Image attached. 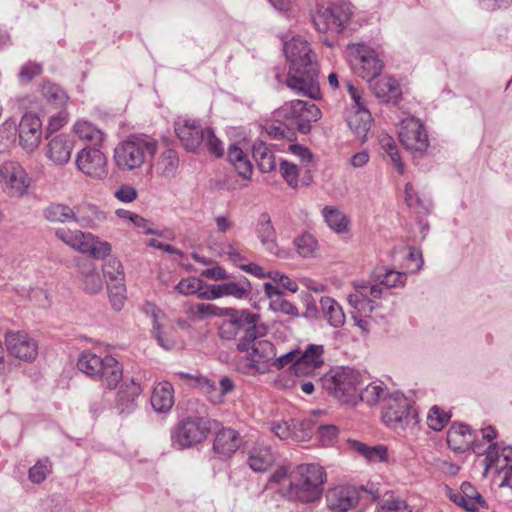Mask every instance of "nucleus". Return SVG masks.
<instances>
[{
    "label": "nucleus",
    "instance_id": "nucleus-1",
    "mask_svg": "<svg viewBox=\"0 0 512 512\" xmlns=\"http://www.w3.org/2000/svg\"><path fill=\"white\" fill-rule=\"evenodd\" d=\"M283 50L288 62V73L286 77L277 73L278 82L285 83L297 95L319 100L322 96L319 69L309 43L300 36L293 37L284 43Z\"/></svg>",
    "mask_w": 512,
    "mask_h": 512
},
{
    "label": "nucleus",
    "instance_id": "nucleus-2",
    "mask_svg": "<svg viewBox=\"0 0 512 512\" xmlns=\"http://www.w3.org/2000/svg\"><path fill=\"white\" fill-rule=\"evenodd\" d=\"M266 333L267 327L260 322V316L255 313H250V317L239 326L241 336L236 348L239 352L246 353L236 362L239 372L248 375L263 374L269 365H272L276 348L272 342L263 339Z\"/></svg>",
    "mask_w": 512,
    "mask_h": 512
},
{
    "label": "nucleus",
    "instance_id": "nucleus-3",
    "mask_svg": "<svg viewBox=\"0 0 512 512\" xmlns=\"http://www.w3.org/2000/svg\"><path fill=\"white\" fill-rule=\"evenodd\" d=\"M326 472L318 464H300L288 476L287 484H282L280 494L292 502L309 504L318 501L324 491Z\"/></svg>",
    "mask_w": 512,
    "mask_h": 512
},
{
    "label": "nucleus",
    "instance_id": "nucleus-4",
    "mask_svg": "<svg viewBox=\"0 0 512 512\" xmlns=\"http://www.w3.org/2000/svg\"><path fill=\"white\" fill-rule=\"evenodd\" d=\"M157 149L156 139L145 134H134L116 145L113 159L119 170L133 171L151 160Z\"/></svg>",
    "mask_w": 512,
    "mask_h": 512
},
{
    "label": "nucleus",
    "instance_id": "nucleus-5",
    "mask_svg": "<svg viewBox=\"0 0 512 512\" xmlns=\"http://www.w3.org/2000/svg\"><path fill=\"white\" fill-rule=\"evenodd\" d=\"M175 133L187 151L195 152L206 148L217 158L224 153L222 142L210 128H203L197 121L180 119L175 122Z\"/></svg>",
    "mask_w": 512,
    "mask_h": 512
},
{
    "label": "nucleus",
    "instance_id": "nucleus-6",
    "mask_svg": "<svg viewBox=\"0 0 512 512\" xmlns=\"http://www.w3.org/2000/svg\"><path fill=\"white\" fill-rule=\"evenodd\" d=\"M323 389L344 404L358 403V390L362 382L359 371L351 367H337L320 379Z\"/></svg>",
    "mask_w": 512,
    "mask_h": 512
},
{
    "label": "nucleus",
    "instance_id": "nucleus-7",
    "mask_svg": "<svg viewBox=\"0 0 512 512\" xmlns=\"http://www.w3.org/2000/svg\"><path fill=\"white\" fill-rule=\"evenodd\" d=\"M382 420L385 425L396 431L413 432L418 423V414L412 402L401 392L395 391L384 398Z\"/></svg>",
    "mask_w": 512,
    "mask_h": 512
},
{
    "label": "nucleus",
    "instance_id": "nucleus-8",
    "mask_svg": "<svg viewBox=\"0 0 512 512\" xmlns=\"http://www.w3.org/2000/svg\"><path fill=\"white\" fill-rule=\"evenodd\" d=\"M78 369L89 377L101 381L108 389H114L123 376L120 363L112 356L104 358L84 351L80 354L77 361Z\"/></svg>",
    "mask_w": 512,
    "mask_h": 512
},
{
    "label": "nucleus",
    "instance_id": "nucleus-9",
    "mask_svg": "<svg viewBox=\"0 0 512 512\" xmlns=\"http://www.w3.org/2000/svg\"><path fill=\"white\" fill-rule=\"evenodd\" d=\"M273 115L276 121L284 123L293 134L295 131L308 133L311 123L321 118V111L314 103L297 99L286 102Z\"/></svg>",
    "mask_w": 512,
    "mask_h": 512
},
{
    "label": "nucleus",
    "instance_id": "nucleus-10",
    "mask_svg": "<svg viewBox=\"0 0 512 512\" xmlns=\"http://www.w3.org/2000/svg\"><path fill=\"white\" fill-rule=\"evenodd\" d=\"M378 498L377 491L364 486L339 485L326 494L327 507L331 512H348L358 504L367 505Z\"/></svg>",
    "mask_w": 512,
    "mask_h": 512
},
{
    "label": "nucleus",
    "instance_id": "nucleus-11",
    "mask_svg": "<svg viewBox=\"0 0 512 512\" xmlns=\"http://www.w3.org/2000/svg\"><path fill=\"white\" fill-rule=\"evenodd\" d=\"M347 55L353 71L366 81H372L380 76L384 67L377 52L363 43L350 44Z\"/></svg>",
    "mask_w": 512,
    "mask_h": 512
},
{
    "label": "nucleus",
    "instance_id": "nucleus-12",
    "mask_svg": "<svg viewBox=\"0 0 512 512\" xmlns=\"http://www.w3.org/2000/svg\"><path fill=\"white\" fill-rule=\"evenodd\" d=\"M197 312L205 316L227 317L219 326V336L226 341L235 340L239 336V326L250 317L247 310L221 308L210 303L198 304Z\"/></svg>",
    "mask_w": 512,
    "mask_h": 512
},
{
    "label": "nucleus",
    "instance_id": "nucleus-13",
    "mask_svg": "<svg viewBox=\"0 0 512 512\" xmlns=\"http://www.w3.org/2000/svg\"><path fill=\"white\" fill-rule=\"evenodd\" d=\"M211 430V421L203 417H190L181 421L171 432L173 447L189 448L202 442Z\"/></svg>",
    "mask_w": 512,
    "mask_h": 512
},
{
    "label": "nucleus",
    "instance_id": "nucleus-14",
    "mask_svg": "<svg viewBox=\"0 0 512 512\" xmlns=\"http://www.w3.org/2000/svg\"><path fill=\"white\" fill-rule=\"evenodd\" d=\"M352 14V5L349 2L340 1L332 4L325 11L317 13L313 22L319 32L340 33Z\"/></svg>",
    "mask_w": 512,
    "mask_h": 512
},
{
    "label": "nucleus",
    "instance_id": "nucleus-15",
    "mask_svg": "<svg viewBox=\"0 0 512 512\" xmlns=\"http://www.w3.org/2000/svg\"><path fill=\"white\" fill-rule=\"evenodd\" d=\"M398 136L402 145L413 154L422 155L429 147L427 131L415 117H406L401 121Z\"/></svg>",
    "mask_w": 512,
    "mask_h": 512
},
{
    "label": "nucleus",
    "instance_id": "nucleus-16",
    "mask_svg": "<svg viewBox=\"0 0 512 512\" xmlns=\"http://www.w3.org/2000/svg\"><path fill=\"white\" fill-rule=\"evenodd\" d=\"M30 178L25 169L17 162L6 161L0 164V186L12 197H22L27 193Z\"/></svg>",
    "mask_w": 512,
    "mask_h": 512
},
{
    "label": "nucleus",
    "instance_id": "nucleus-17",
    "mask_svg": "<svg viewBox=\"0 0 512 512\" xmlns=\"http://www.w3.org/2000/svg\"><path fill=\"white\" fill-rule=\"evenodd\" d=\"M388 293V290L378 282L371 285L357 283L355 293L349 295L348 302L360 313L372 312L377 307L375 300Z\"/></svg>",
    "mask_w": 512,
    "mask_h": 512
},
{
    "label": "nucleus",
    "instance_id": "nucleus-18",
    "mask_svg": "<svg viewBox=\"0 0 512 512\" xmlns=\"http://www.w3.org/2000/svg\"><path fill=\"white\" fill-rule=\"evenodd\" d=\"M76 165L84 174L95 179L108 175L107 158L99 147H85L77 153Z\"/></svg>",
    "mask_w": 512,
    "mask_h": 512
},
{
    "label": "nucleus",
    "instance_id": "nucleus-19",
    "mask_svg": "<svg viewBox=\"0 0 512 512\" xmlns=\"http://www.w3.org/2000/svg\"><path fill=\"white\" fill-rule=\"evenodd\" d=\"M5 343L10 355L19 360L32 362L38 355V343L24 331L7 332Z\"/></svg>",
    "mask_w": 512,
    "mask_h": 512
},
{
    "label": "nucleus",
    "instance_id": "nucleus-20",
    "mask_svg": "<svg viewBox=\"0 0 512 512\" xmlns=\"http://www.w3.org/2000/svg\"><path fill=\"white\" fill-rule=\"evenodd\" d=\"M42 121L33 113H26L19 123L20 145L26 152H33L40 144Z\"/></svg>",
    "mask_w": 512,
    "mask_h": 512
},
{
    "label": "nucleus",
    "instance_id": "nucleus-21",
    "mask_svg": "<svg viewBox=\"0 0 512 512\" xmlns=\"http://www.w3.org/2000/svg\"><path fill=\"white\" fill-rule=\"evenodd\" d=\"M256 235L266 252L285 258L286 252L278 245L276 230L267 212L261 213L257 220Z\"/></svg>",
    "mask_w": 512,
    "mask_h": 512
},
{
    "label": "nucleus",
    "instance_id": "nucleus-22",
    "mask_svg": "<svg viewBox=\"0 0 512 512\" xmlns=\"http://www.w3.org/2000/svg\"><path fill=\"white\" fill-rule=\"evenodd\" d=\"M449 499L469 512H479V508L488 509V504L481 494L469 482H463L459 491L447 490Z\"/></svg>",
    "mask_w": 512,
    "mask_h": 512
},
{
    "label": "nucleus",
    "instance_id": "nucleus-23",
    "mask_svg": "<svg viewBox=\"0 0 512 512\" xmlns=\"http://www.w3.org/2000/svg\"><path fill=\"white\" fill-rule=\"evenodd\" d=\"M323 352V346L316 344H309L303 352L299 351L298 361L295 363V375L298 377L313 375L324 363Z\"/></svg>",
    "mask_w": 512,
    "mask_h": 512
},
{
    "label": "nucleus",
    "instance_id": "nucleus-24",
    "mask_svg": "<svg viewBox=\"0 0 512 512\" xmlns=\"http://www.w3.org/2000/svg\"><path fill=\"white\" fill-rule=\"evenodd\" d=\"M48 139L47 144V157L56 165H65L71 158L73 150V140L65 134H58L55 136L46 135Z\"/></svg>",
    "mask_w": 512,
    "mask_h": 512
},
{
    "label": "nucleus",
    "instance_id": "nucleus-25",
    "mask_svg": "<svg viewBox=\"0 0 512 512\" xmlns=\"http://www.w3.org/2000/svg\"><path fill=\"white\" fill-rule=\"evenodd\" d=\"M179 164L177 151L168 148L162 151L153 163H150L148 173L155 171L159 177L171 180L176 177Z\"/></svg>",
    "mask_w": 512,
    "mask_h": 512
},
{
    "label": "nucleus",
    "instance_id": "nucleus-26",
    "mask_svg": "<svg viewBox=\"0 0 512 512\" xmlns=\"http://www.w3.org/2000/svg\"><path fill=\"white\" fill-rule=\"evenodd\" d=\"M239 433L232 428H222L215 436L213 450L222 459L230 458L241 446Z\"/></svg>",
    "mask_w": 512,
    "mask_h": 512
},
{
    "label": "nucleus",
    "instance_id": "nucleus-27",
    "mask_svg": "<svg viewBox=\"0 0 512 512\" xmlns=\"http://www.w3.org/2000/svg\"><path fill=\"white\" fill-rule=\"evenodd\" d=\"M73 222L81 227L96 229L106 221V214L90 203H81L73 207Z\"/></svg>",
    "mask_w": 512,
    "mask_h": 512
},
{
    "label": "nucleus",
    "instance_id": "nucleus-28",
    "mask_svg": "<svg viewBox=\"0 0 512 512\" xmlns=\"http://www.w3.org/2000/svg\"><path fill=\"white\" fill-rule=\"evenodd\" d=\"M373 94L385 103H396L402 95L399 83L393 77L384 75L369 81Z\"/></svg>",
    "mask_w": 512,
    "mask_h": 512
},
{
    "label": "nucleus",
    "instance_id": "nucleus-29",
    "mask_svg": "<svg viewBox=\"0 0 512 512\" xmlns=\"http://www.w3.org/2000/svg\"><path fill=\"white\" fill-rule=\"evenodd\" d=\"M142 392L139 383L132 379L124 383L118 392L116 408L120 414H130L137 407V399Z\"/></svg>",
    "mask_w": 512,
    "mask_h": 512
},
{
    "label": "nucleus",
    "instance_id": "nucleus-30",
    "mask_svg": "<svg viewBox=\"0 0 512 512\" xmlns=\"http://www.w3.org/2000/svg\"><path fill=\"white\" fill-rule=\"evenodd\" d=\"M372 121L373 119L369 110H348L347 112V125L361 141L367 139Z\"/></svg>",
    "mask_w": 512,
    "mask_h": 512
},
{
    "label": "nucleus",
    "instance_id": "nucleus-31",
    "mask_svg": "<svg viewBox=\"0 0 512 512\" xmlns=\"http://www.w3.org/2000/svg\"><path fill=\"white\" fill-rule=\"evenodd\" d=\"M144 311L150 315L152 319V334L156 338L158 344L166 350L173 347V340L168 337L162 330V321L165 318L163 311L153 303H147Z\"/></svg>",
    "mask_w": 512,
    "mask_h": 512
},
{
    "label": "nucleus",
    "instance_id": "nucleus-32",
    "mask_svg": "<svg viewBox=\"0 0 512 512\" xmlns=\"http://www.w3.org/2000/svg\"><path fill=\"white\" fill-rule=\"evenodd\" d=\"M374 282L382 284L387 290L394 287H404L407 281L406 272L378 266L373 271Z\"/></svg>",
    "mask_w": 512,
    "mask_h": 512
},
{
    "label": "nucleus",
    "instance_id": "nucleus-33",
    "mask_svg": "<svg viewBox=\"0 0 512 512\" xmlns=\"http://www.w3.org/2000/svg\"><path fill=\"white\" fill-rule=\"evenodd\" d=\"M274 461L275 455L267 445L258 444L249 452L248 464L256 472L266 471Z\"/></svg>",
    "mask_w": 512,
    "mask_h": 512
},
{
    "label": "nucleus",
    "instance_id": "nucleus-34",
    "mask_svg": "<svg viewBox=\"0 0 512 512\" xmlns=\"http://www.w3.org/2000/svg\"><path fill=\"white\" fill-rule=\"evenodd\" d=\"M174 404L173 387L169 382L159 383L151 395V405L158 413L169 411Z\"/></svg>",
    "mask_w": 512,
    "mask_h": 512
},
{
    "label": "nucleus",
    "instance_id": "nucleus-35",
    "mask_svg": "<svg viewBox=\"0 0 512 512\" xmlns=\"http://www.w3.org/2000/svg\"><path fill=\"white\" fill-rule=\"evenodd\" d=\"M252 154L262 173H269L276 168L275 156L264 141L257 140L254 142Z\"/></svg>",
    "mask_w": 512,
    "mask_h": 512
},
{
    "label": "nucleus",
    "instance_id": "nucleus-36",
    "mask_svg": "<svg viewBox=\"0 0 512 512\" xmlns=\"http://www.w3.org/2000/svg\"><path fill=\"white\" fill-rule=\"evenodd\" d=\"M73 130L79 139L87 142L92 147H100L104 140V133L89 121H77Z\"/></svg>",
    "mask_w": 512,
    "mask_h": 512
},
{
    "label": "nucleus",
    "instance_id": "nucleus-37",
    "mask_svg": "<svg viewBox=\"0 0 512 512\" xmlns=\"http://www.w3.org/2000/svg\"><path fill=\"white\" fill-rule=\"evenodd\" d=\"M55 234L58 239L73 249L81 253L87 252V244L88 240L91 239V233H84L79 230L71 231L61 228L57 229Z\"/></svg>",
    "mask_w": 512,
    "mask_h": 512
},
{
    "label": "nucleus",
    "instance_id": "nucleus-38",
    "mask_svg": "<svg viewBox=\"0 0 512 512\" xmlns=\"http://www.w3.org/2000/svg\"><path fill=\"white\" fill-rule=\"evenodd\" d=\"M405 201L408 207L418 214H427L432 209L430 198L418 193L411 183L405 186Z\"/></svg>",
    "mask_w": 512,
    "mask_h": 512
},
{
    "label": "nucleus",
    "instance_id": "nucleus-39",
    "mask_svg": "<svg viewBox=\"0 0 512 512\" xmlns=\"http://www.w3.org/2000/svg\"><path fill=\"white\" fill-rule=\"evenodd\" d=\"M320 305L324 317L335 328L342 327L345 323V314L342 307L330 297H321Z\"/></svg>",
    "mask_w": 512,
    "mask_h": 512
},
{
    "label": "nucleus",
    "instance_id": "nucleus-40",
    "mask_svg": "<svg viewBox=\"0 0 512 512\" xmlns=\"http://www.w3.org/2000/svg\"><path fill=\"white\" fill-rule=\"evenodd\" d=\"M227 157L231 165H233V167L242 178H251L252 164L247 155L238 146H230L228 149Z\"/></svg>",
    "mask_w": 512,
    "mask_h": 512
},
{
    "label": "nucleus",
    "instance_id": "nucleus-41",
    "mask_svg": "<svg viewBox=\"0 0 512 512\" xmlns=\"http://www.w3.org/2000/svg\"><path fill=\"white\" fill-rule=\"evenodd\" d=\"M322 214L327 225L337 233L347 231L349 221L345 214L332 206H325Z\"/></svg>",
    "mask_w": 512,
    "mask_h": 512
},
{
    "label": "nucleus",
    "instance_id": "nucleus-42",
    "mask_svg": "<svg viewBox=\"0 0 512 512\" xmlns=\"http://www.w3.org/2000/svg\"><path fill=\"white\" fill-rule=\"evenodd\" d=\"M222 297L233 296L237 299H244L252 291L251 283L246 277H241L235 282H225L220 284Z\"/></svg>",
    "mask_w": 512,
    "mask_h": 512
},
{
    "label": "nucleus",
    "instance_id": "nucleus-43",
    "mask_svg": "<svg viewBox=\"0 0 512 512\" xmlns=\"http://www.w3.org/2000/svg\"><path fill=\"white\" fill-rule=\"evenodd\" d=\"M376 512H412V509L400 496L386 493L379 502Z\"/></svg>",
    "mask_w": 512,
    "mask_h": 512
},
{
    "label": "nucleus",
    "instance_id": "nucleus-44",
    "mask_svg": "<svg viewBox=\"0 0 512 512\" xmlns=\"http://www.w3.org/2000/svg\"><path fill=\"white\" fill-rule=\"evenodd\" d=\"M73 215V208L60 203H53L44 210V216L50 222H73Z\"/></svg>",
    "mask_w": 512,
    "mask_h": 512
},
{
    "label": "nucleus",
    "instance_id": "nucleus-45",
    "mask_svg": "<svg viewBox=\"0 0 512 512\" xmlns=\"http://www.w3.org/2000/svg\"><path fill=\"white\" fill-rule=\"evenodd\" d=\"M41 93L47 102L57 108L65 106L69 99L66 92L60 86L51 82H46L42 85Z\"/></svg>",
    "mask_w": 512,
    "mask_h": 512
},
{
    "label": "nucleus",
    "instance_id": "nucleus-46",
    "mask_svg": "<svg viewBox=\"0 0 512 512\" xmlns=\"http://www.w3.org/2000/svg\"><path fill=\"white\" fill-rule=\"evenodd\" d=\"M386 387L382 382H373L367 385L364 389L358 390V400L367 403L368 405H375L381 399L385 398Z\"/></svg>",
    "mask_w": 512,
    "mask_h": 512
},
{
    "label": "nucleus",
    "instance_id": "nucleus-47",
    "mask_svg": "<svg viewBox=\"0 0 512 512\" xmlns=\"http://www.w3.org/2000/svg\"><path fill=\"white\" fill-rule=\"evenodd\" d=\"M355 450L368 461L383 462L387 458V448L384 445L368 446L361 442L354 443Z\"/></svg>",
    "mask_w": 512,
    "mask_h": 512
},
{
    "label": "nucleus",
    "instance_id": "nucleus-48",
    "mask_svg": "<svg viewBox=\"0 0 512 512\" xmlns=\"http://www.w3.org/2000/svg\"><path fill=\"white\" fill-rule=\"evenodd\" d=\"M203 388H205L206 391L210 394L220 390L219 395H216V396L211 395L210 396V399L213 403H219L222 401V398L225 394H227L233 390L234 383L229 377L224 376L221 378V380L219 382V388H218L215 382L205 379L203 382Z\"/></svg>",
    "mask_w": 512,
    "mask_h": 512
},
{
    "label": "nucleus",
    "instance_id": "nucleus-49",
    "mask_svg": "<svg viewBox=\"0 0 512 512\" xmlns=\"http://www.w3.org/2000/svg\"><path fill=\"white\" fill-rule=\"evenodd\" d=\"M297 253L304 258L313 257L316 253L318 242L310 233H303L294 239Z\"/></svg>",
    "mask_w": 512,
    "mask_h": 512
},
{
    "label": "nucleus",
    "instance_id": "nucleus-50",
    "mask_svg": "<svg viewBox=\"0 0 512 512\" xmlns=\"http://www.w3.org/2000/svg\"><path fill=\"white\" fill-rule=\"evenodd\" d=\"M109 299L112 307L116 311H120L125 303L126 288L123 280L114 281L113 284L108 285Z\"/></svg>",
    "mask_w": 512,
    "mask_h": 512
},
{
    "label": "nucleus",
    "instance_id": "nucleus-51",
    "mask_svg": "<svg viewBox=\"0 0 512 512\" xmlns=\"http://www.w3.org/2000/svg\"><path fill=\"white\" fill-rule=\"evenodd\" d=\"M82 288L89 294H96L103 288V281L100 274L94 269L83 272Z\"/></svg>",
    "mask_w": 512,
    "mask_h": 512
},
{
    "label": "nucleus",
    "instance_id": "nucleus-52",
    "mask_svg": "<svg viewBox=\"0 0 512 512\" xmlns=\"http://www.w3.org/2000/svg\"><path fill=\"white\" fill-rule=\"evenodd\" d=\"M52 472V466L48 459L38 460L28 471V478L32 483L40 484Z\"/></svg>",
    "mask_w": 512,
    "mask_h": 512
},
{
    "label": "nucleus",
    "instance_id": "nucleus-53",
    "mask_svg": "<svg viewBox=\"0 0 512 512\" xmlns=\"http://www.w3.org/2000/svg\"><path fill=\"white\" fill-rule=\"evenodd\" d=\"M272 432L280 439L291 438L295 441H305V436L300 432H293L292 420L273 423L271 426Z\"/></svg>",
    "mask_w": 512,
    "mask_h": 512
},
{
    "label": "nucleus",
    "instance_id": "nucleus-54",
    "mask_svg": "<svg viewBox=\"0 0 512 512\" xmlns=\"http://www.w3.org/2000/svg\"><path fill=\"white\" fill-rule=\"evenodd\" d=\"M424 264L422 253L419 249L411 247L403 262V272L415 274L419 272Z\"/></svg>",
    "mask_w": 512,
    "mask_h": 512
},
{
    "label": "nucleus",
    "instance_id": "nucleus-55",
    "mask_svg": "<svg viewBox=\"0 0 512 512\" xmlns=\"http://www.w3.org/2000/svg\"><path fill=\"white\" fill-rule=\"evenodd\" d=\"M450 420V415L438 406H433L427 415V424L434 431H440Z\"/></svg>",
    "mask_w": 512,
    "mask_h": 512
},
{
    "label": "nucleus",
    "instance_id": "nucleus-56",
    "mask_svg": "<svg viewBox=\"0 0 512 512\" xmlns=\"http://www.w3.org/2000/svg\"><path fill=\"white\" fill-rule=\"evenodd\" d=\"M111 252V245L106 241H100L98 238L91 234V239L88 240L87 252L94 258L101 259L108 256Z\"/></svg>",
    "mask_w": 512,
    "mask_h": 512
},
{
    "label": "nucleus",
    "instance_id": "nucleus-57",
    "mask_svg": "<svg viewBox=\"0 0 512 512\" xmlns=\"http://www.w3.org/2000/svg\"><path fill=\"white\" fill-rule=\"evenodd\" d=\"M458 435L468 439V441H474L475 439V435L470 426L461 423H454L447 432V441L457 443L456 439L458 438Z\"/></svg>",
    "mask_w": 512,
    "mask_h": 512
},
{
    "label": "nucleus",
    "instance_id": "nucleus-58",
    "mask_svg": "<svg viewBox=\"0 0 512 512\" xmlns=\"http://www.w3.org/2000/svg\"><path fill=\"white\" fill-rule=\"evenodd\" d=\"M279 169L281 176L285 179L288 185L291 187H296L299 177L297 166L289 161L281 160Z\"/></svg>",
    "mask_w": 512,
    "mask_h": 512
},
{
    "label": "nucleus",
    "instance_id": "nucleus-59",
    "mask_svg": "<svg viewBox=\"0 0 512 512\" xmlns=\"http://www.w3.org/2000/svg\"><path fill=\"white\" fill-rule=\"evenodd\" d=\"M203 288V281L197 278H186L179 281L175 289L183 295L197 294Z\"/></svg>",
    "mask_w": 512,
    "mask_h": 512
},
{
    "label": "nucleus",
    "instance_id": "nucleus-60",
    "mask_svg": "<svg viewBox=\"0 0 512 512\" xmlns=\"http://www.w3.org/2000/svg\"><path fill=\"white\" fill-rule=\"evenodd\" d=\"M299 350H291L273 359L272 366L277 369L289 367L295 374V363L298 361Z\"/></svg>",
    "mask_w": 512,
    "mask_h": 512
},
{
    "label": "nucleus",
    "instance_id": "nucleus-61",
    "mask_svg": "<svg viewBox=\"0 0 512 512\" xmlns=\"http://www.w3.org/2000/svg\"><path fill=\"white\" fill-rule=\"evenodd\" d=\"M265 130L267 134L275 139L280 138H291L294 136L293 132L290 131L289 128H286L284 123L276 121L275 117L273 116V120L271 123H267L265 126Z\"/></svg>",
    "mask_w": 512,
    "mask_h": 512
},
{
    "label": "nucleus",
    "instance_id": "nucleus-62",
    "mask_svg": "<svg viewBox=\"0 0 512 512\" xmlns=\"http://www.w3.org/2000/svg\"><path fill=\"white\" fill-rule=\"evenodd\" d=\"M104 274L112 281L124 280L121 262L117 259H109L103 266Z\"/></svg>",
    "mask_w": 512,
    "mask_h": 512
},
{
    "label": "nucleus",
    "instance_id": "nucleus-63",
    "mask_svg": "<svg viewBox=\"0 0 512 512\" xmlns=\"http://www.w3.org/2000/svg\"><path fill=\"white\" fill-rule=\"evenodd\" d=\"M270 306L275 311H280L284 314H287V315H290L293 317L299 316L297 307L293 303H291L290 301H288L282 297L273 299L270 302Z\"/></svg>",
    "mask_w": 512,
    "mask_h": 512
},
{
    "label": "nucleus",
    "instance_id": "nucleus-64",
    "mask_svg": "<svg viewBox=\"0 0 512 512\" xmlns=\"http://www.w3.org/2000/svg\"><path fill=\"white\" fill-rule=\"evenodd\" d=\"M42 71V66L35 62H28L23 65L19 72V80L22 83H29L35 76Z\"/></svg>",
    "mask_w": 512,
    "mask_h": 512
}]
</instances>
